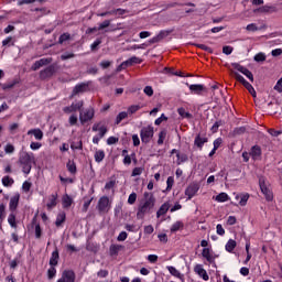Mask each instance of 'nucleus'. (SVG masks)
<instances>
[{"label": "nucleus", "mask_w": 282, "mask_h": 282, "mask_svg": "<svg viewBox=\"0 0 282 282\" xmlns=\"http://www.w3.org/2000/svg\"><path fill=\"white\" fill-rule=\"evenodd\" d=\"M56 74V65L52 64L48 67L44 68L40 72V78L41 80H45L47 78H52Z\"/></svg>", "instance_id": "9"}, {"label": "nucleus", "mask_w": 282, "mask_h": 282, "mask_svg": "<svg viewBox=\"0 0 282 282\" xmlns=\"http://www.w3.org/2000/svg\"><path fill=\"white\" fill-rule=\"evenodd\" d=\"M126 118H129V112H127V111L119 112L116 118V124H120V122L122 120H126Z\"/></svg>", "instance_id": "39"}, {"label": "nucleus", "mask_w": 282, "mask_h": 282, "mask_svg": "<svg viewBox=\"0 0 282 282\" xmlns=\"http://www.w3.org/2000/svg\"><path fill=\"white\" fill-rule=\"evenodd\" d=\"M171 232H177L178 230H184V223L182 220H177L171 226Z\"/></svg>", "instance_id": "31"}, {"label": "nucleus", "mask_w": 282, "mask_h": 282, "mask_svg": "<svg viewBox=\"0 0 282 282\" xmlns=\"http://www.w3.org/2000/svg\"><path fill=\"white\" fill-rule=\"evenodd\" d=\"M93 131H99V138H105V134L107 133V127L105 126H100V122L99 123H94L93 126Z\"/></svg>", "instance_id": "21"}, {"label": "nucleus", "mask_w": 282, "mask_h": 282, "mask_svg": "<svg viewBox=\"0 0 282 282\" xmlns=\"http://www.w3.org/2000/svg\"><path fill=\"white\" fill-rule=\"evenodd\" d=\"M169 134V131L166 129H162L160 132H159V139L156 141V144L159 147H162V144H164V141L166 140V135Z\"/></svg>", "instance_id": "29"}, {"label": "nucleus", "mask_w": 282, "mask_h": 282, "mask_svg": "<svg viewBox=\"0 0 282 282\" xmlns=\"http://www.w3.org/2000/svg\"><path fill=\"white\" fill-rule=\"evenodd\" d=\"M116 187V180L109 181L105 185V191H111V188Z\"/></svg>", "instance_id": "54"}, {"label": "nucleus", "mask_w": 282, "mask_h": 282, "mask_svg": "<svg viewBox=\"0 0 282 282\" xmlns=\"http://www.w3.org/2000/svg\"><path fill=\"white\" fill-rule=\"evenodd\" d=\"M41 147H43V144H41V142H31V144H30V149H32V151H39V149H41Z\"/></svg>", "instance_id": "61"}, {"label": "nucleus", "mask_w": 282, "mask_h": 282, "mask_svg": "<svg viewBox=\"0 0 282 282\" xmlns=\"http://www.w3.org/2000/svg\"><path fill=\"white\" fill-rule=\"evenodd\" d=\"M73 202L72 196L66 194L62 199L63 208H69Z\"/></svg>", "instance_id": "36"}, {"label": "nucleus", "mask_w": 282, "mask_h": 282, "mask_svg": "<svg viewBox=\"0 0 282 282\" xmlns=\"http://www.w3.org/2000/svg\"><path fill=\"white\" fill-rule=\"evenodd\" d=\"M52 63V57H44L39 61H36L32 66V72H37V69H41V67H45V65H50Z\"/></svg>", "instance_id": "12"}, {"label": "nucleus", "mask_w": 282, "mask_h": 282, "mask_svg": "<svg viewBox=\"0 0 282 282\" xmlns=\"http://www.w3.org/2000/svg\"><path fill=\"white\" fill-rule=\"evenodd\" d=\"M56 278V267L51 265L47 270V280L52 281V279Z\"/></svg>", "instance_id": "38"}, {"label": "nucleus", "mask_w": 282, "mask_h": 282, "mask_svg": "<svg viewBox=\"0 0 282 282\" xmlns=\"http://www.w3.org/2000/svg\"><path fill=\"white\" fill-rule=\"evenodd\" d=\"M173 184H175V178L173 176H169L166 180V191H171L173 188Z\"/></svg>", "instance_id": "49"}, {"label": "nucleus", "mask_w": 282, "mask_h": 282, "mask_svg": "<svg viewBox=\"0 0 282 282\" xmlns=\"http://www.w3.org/2000/svg\"><path fill=\"white\" fill-rule=\"evenodd\" d=\"M58 259H61V254L58 253V248H55L50 258V265H58Z\"/></svg>", "instance_id": "20"}, {"label": "nucleus", "mask_w": 282, "mask_h": 282, "mask_svg": "<svg viewBox=\"0 0 282 282\" xmlns=\"http://www.w3.org/2000/svg\"><path fill=\"white\" fill-rule=\"evenodd\" d=\"M236 199H240L239 200L240 206H246L248 204V200L250 199V194H248V193L240 194V195L237 194Z\"/></svg>", "instance_id": "24"}, {"label": "nucleus", "mask_w": 282, "mask_h": 282, "mask_svg": "<svg viewBox=\"0 0 282 282\" xmlns=\"http://www.w3.org/2000/svg\"><path fill=\"white\" fill-rule=\"evenodd\" d=\"M143 91L145 96H153V87L151 86H145Z\"/></svg>", "instance_id": "64"}, {"label": "nucleus", "mask_w": 282, "mask_h": 282, "mask_svg": "<svg viewBox=\"0 0 282 282\" xmlns=\"http://www.w3.org/2000/svg\"><path fill=\"white\" fill-rule=\"evenodd\" d=\"M199 192V184L192 183L189 184L185 189V195L187 196V199L191 200L197 193Z\"/></svg>", "instance_id": "10"}, {"label": "nucleus", "mask_w": 282, "mask_h": 282, "mask_svg": "<svg viewBox=\"0 0 282 282\" xmlns=\"http://www.w3.org/2000/svg\"><path fill=\"white\" fill-rule=\"evenodd\" d=\"M72 151H83V139L80 137H74L70 142Z\"/></svg>", "instance_id": "17"}, {"label": "nucleus", "mask_w": 282, "mask_h": 282, "mask_svg": "<svg viewBox=\"0 0 282 282\" xmlns=\"http://www.w3.org/2000/svg\"><path fill=\"white\" fill-rule=\"evenodd\" d=\"M195 47H198L199 50H203L204 52H208V54H213V48L209 46H206L205 44H194Z\"/></svg>", "instance_id": "50"}, {"label": "nucleus", "mask_w": 282, "mask_h": 282, "mask_svg": "<svg viewBox=\"0 0 282 282\" xmlns=\"http://www.w3.org/2000/svg\"><path fill=\"white\" fill-rule=\"evenodd\" d=\"M12 184H14V178L10 177V176H4L2 178V186H12Z\"/></svg>", "instance_id": "42"}, {"label": "nucleus", "mask_w": 282, "mask_h": 282, "mask_svg": "<svg viewBox=\"0 0 282 282\" xmlns=\"http://www.w3.org/2000/svg\"><path fill=\"white\" fill-rule=\"evenodd\" d=\"M6 221V204H0V226Z\"/></svg>", "instance_id": "41"}, {"label": "nucleus", "mask_w": 282, "mask_h": 282, "mask_svg": "<svg viewBox=\"0 0 282 282\" xmlns=\"http://www.w3.org/2000/svg\"><path fill=\"white\" fill-rule=\"evenodd\" d=\"M18 162H19L24 175H30V173L32 171V164H34L36 162V159L34 158V153L28 152V151H22L19 154Z\"/></svg>", "instance_id": "2"}, {"label": "nucleus", "mask_w": 282, "mask_h": 282, "mask_svg": "<svg viewBox=\"0 0 282 282\" xmlns=\"http://www.w3.org/2000/svg\"><path fill=\"white\" fill-rule=\"evenodd\" d=\"M246 252H247V258L243 261L245 265L252 259V254L250 253V241L246 243Z\"/></svg>", "instance_id": "46"}, {"label": "nucleus", "mask_w": 282, "mask_h": 282, "mask_svg": "<svg viewBox=\"0 0 282 282\" xmlns=\"http://www.w3.org/2000/svg\"><path fill=\"white\" fill-rule=\"evenodd\" d=\"M154 133L153 126L143 127L140 131L141 142L143 144H149V142L153 140Z\"/></svg>", "instance_id": "4"}, {"label": "nucleus", "mask_w": 282, "mask_h": 282, "mask_svg": "<svg viewBox=\"0 0 282 282\" xmlns=\"http://www.w3.org/2000/svg\"><path fill=\"white\" fill-rule=\"evenodd\" d=\"M203 259H206L207 262H209L210 265H215V259H217V256L210 254V248H204L202 251Z\"/></svg>", "instance_id": "16"}, {"label": "nucleus", "mask_w": 282, "mask_h": 282, "mask_svg": "<svg viewBox=\"0 0 282 282\" xmlns=\"http://www.w3.org/2000/svg\"><path fill=\"white\" fill-rule=\"evenodd\" d=\"M247 32H259V30H265V25L257 26L256 23L248 24L246 26Z\"/></svg>", "instance_id": "34"}, {"label": "nucleus", "mask_w": 282, "mask_h": 282, "mask_svg": "<svg viewBox=\"0 0 282 282\" xmlns=\"http://www.w3.org/2000/svg\"><path fill=\"white\" fill-rule=\"evenodd\" d=\"M177 113L178 116H181V118H185L186 120H193V115L186 111V108L184 107L178 108Z\"/></svg>", "instance_id": "28"}, {"label": "nucleus", "mask_w": 282, "mask_h": 282, "mask_svg": "<svg viewBox=\"0 0 282 282\" xmlns=\"http://www.w3.org/2000/svg\"><path fill=\"white\" fill-rule=\"evenodd\" d=\"M118 142H119V139L116 138V137H109V138L107 139V144H108L109 147H111L112 144H118Z\"/></svg>", "instance_id": "58"}, {"label": "nucleus", "mask_w": 282, "mask_h": 282, "mask_svg": "<svg viewBox=\"0 0 282 282\" xmlns=\"http://www.w3.org/2000/svg\"><path fill=\"white\" fill-rule=\"evenodd\" d=\"M164 120H169V118H166V116L164 113H162L161 117H159L158 119L154 120V124L156 127H160V124H162V122H164Z\"/></svg>", "instance_id": "53"}, {"label": "nucleus", "mask_w": 282, "mask_h": 282, "mask_svg": "<svg viewBox=\"0 0 282 282\" xmlns=\"http://www.w3.org/2000/svg\"><path fill=\"white\" fill-rule=\"evenodd\" d=\"M206 142H208V138L202 137L199 134L195 137L194 144L197 147V149H199V151L204 149V144H206Z\"/></svg>", "instance_id": "19"}, {"label": "nucleus", "mask_w": 282, "mask_h": 282, "mask_svg": "<svg viewBox=\"0 0 282 282\" xmlns=\"http://www.w3.org/2000/svg\"><path fill=\"white\" fill-rule=\"evenodd\" d=\"M228 199H229V196L224 192L216 196V202H219V203L228 202Z\"/></svg>", "instance_id": "44"}, {"label": "nucleus", "mask_w": 282, "mask_h": 282, "mask_svg": "<svg viewBox=\"0 0 282 282\" xmlns=\"http://www.w3.org/2000/svg\"><path fill=\"white\" fill-rule=\"evenodd\" d=\"M166 269L169 270L170 274H172V276H175L176 279H182V273L176 270L175 267H166Z\"/></svg>", "instance_id": "37"}, {"label": "nucleus", "mask_w": 282, "mask_h": 282, "mask_svg": "<svg viewBox=\"0 0 282 282\" xmlns=\"http://www.w3.org/2000/svg\"><path fill=\"white\" fill-rule=\"evenodd\" d=\"M250 155L253 160H259V158H261V147L259 145H253L251 148V152Z\"/></svg>", "instance_id": "27"}, {"label": "nucleus", "mask_w": 282, "mask_h": 282, "mask_svg": "<svg viewBox=\"0 0 282 282\" xmlns=\"http://www.w3.org/2000/svg\"><path fill=\"white\" fill-rule=\"evenodd\" d=\"M58 199V194H52L50 202L46 204V208L48 210H52V208H56V204H58L56 200Z\"/></svg>", "instance_id": "25"}, {"label": "nucleus", "mask_w": 282, "mask_h": 282, "mask_svg": "<svg viewBox=\"0 0 282 282\" xmlns=\"http://www.w3.org/2000/svg\"><path fill=\"white\" fill-rule=\"evenodd\" d=\"M253 61H256V63H263L265 62V54L264 53H258L254 55Z\"/></svg>", "instance_id": "48"}, {"label": "nucleus", "mask_w": 282, "mask_h": 282, "mask_svg": "<svg viewBox=\"0 0 282 282\" xmlns=\"http://www.w3.org/2000/svg\"><path fill=\"white\" fill-rule=\"evenodd\" d=\"M142 171H144V169H142V167H134V169L132 170L131 176H132V177H138V175H140V174L142 173Z\"/></svg>", "instance_id": "62"}, {"label": "nucleus", "mask_w": 282, "mask_h": 282, "mask_svg": "<svg viewBox=\"0 0 282 282\" xmlns=\"http://www.w3.org/2000/svg\"><path fill=\"white\" fill-rule=\"evenodd\" d=\"M259 186L262 195H264L267 202H272L274 199V194L272 193V189L268 187V184L265 183L264 177L259 178Z\"/></svg>", "instance_id": "5"}, {"label": "nucleus", "mask_w": 282, "mask_h": 282, "mask_svg": "<svg viewBox=\"0 0 282 282\" xmlns=\"http://www.w3.org/2000/svg\"><path fill=\"white\" fill-rule=\"evenodd\" d=\"M28 135H34L35 140H43V130L42 129H31L28 131Z\"/></svg>", "instance_id": "22"}, {"label": "nucleus", "mask_w": 282, "mask_h": 282, "mask_svg": "<svg viewBox=\"0 0 282 282\" xmlns=\"http://www.w3.org/2000/svg\"><path fill=\"white\" fill-rule=\"evenodd\" d=\"M65 219H67V215L65 214V212L59 213L56 217L55 226L57 228H61V226H63V224H65Z\"/></svg>", "instance_id": "26"}, {"label": "nucleus", "mask_w": 282, "mask_h": 282, "mask_svg": "<svg viewBox=\"0 0 282 282\" xmlns=\"http://www.w3.org/2000/svg\"><path fill=\"white\" fill-rule=\"evenodd\" d=\"M123 249H124V246L111 245L109 248L110 257H118V252H120V250H123Z\"/></svg>", "instance_id": "23"}, {"label": "nucleus", "mask_w": 282, "mask_h": 282, "mask_svg": "<svg viewBox=\"0 0 282 282\" xmlns=\"http://www.w3.org/2000/svg\"><path fill=\"white\" fill-rule=\"evenodd\" d=\"M20 199H21V195H19V194H15L14 196H12L10 198V202H9L10 213H15L17 212V208H19V200Z\"/></svg>", "instance_id": "15"}, {"label": "nucleus", "mask_w": 282, "mask_h": 282, "mask_svg": "<svg viewBox=\"0 0 282 282\" xmlns=\"http://www.w3.org/2000/svg\"><path fill=\"white\" fill-rule=\"evenodd\" d=\"M68 122H69L70 127H76V124H78V116L70 115Z\"/></svg>", "instance_id": "51"}, {"label": "nucleus", "mask_w": 282, "mask_h": 282, "mask_svg": "<svg viewBox=\"0 0 282 282\" xmlns=\"http://www.w3.org/2000/svg\"><path fill=\"white\" fill-rule=\"evenodd\" d=\"M43 236V229H41V225H35V239H41Z\"/></svg>", "instance_id": "52"}, {"label": "nucleus", "mask_w": 282, "mask_h": 282, "mask_svg": "<svg viewBox=\"0 0 282 282\" xmlns=\"http://www.w3.org/2000/svg\"><path fill=\"white\" fill-rule=\"evenodd\" d=\"M128 66L131 67V65H140L142 63V59H140L137 56L131 57L130 59H127Z\"/></svg>", "instance_id": "43"}, {"label": "nucleus", "mask_w": 282, "mask_h": 282, "mask_svg": "<svg viewBox=\"0 0 282 282\" xmlns=\"http://www.w3.org/2000/svg\"><path fill=\"white\" fill-rule=\"evenodd\" d=\"M171 208V203L165 202L164 204L161 205L159 210L156 212V217L160 219L162 216L166 215Z\"/></svg>", "instance_id": "18"}, {"label": "nucleus", "mask_w": 282, "mask_h": 282, "mask_svg": "<svg viewBox=\"0 0 282 282\" xmlns=\"http://www.w3.org/2000/svg\"><path fill=\"white\" fill-rule=\"evenodd\" d=\"M231 66L234 67V69H237V72H240L241 74H243V76H247V78L251 83H254V75H252V72H250V69L241 66L239 63H232Z\"/></svg>", "instance_id": "7"}, {"label": "nucleus", "mask_w": 282, "mask_h": 282, "mask_svg": "<svg viewBox=\"0 0 282 282\" xmlns=\"http://www.w3.org/2000/svg\"><path fill=\"white\" fill-rule=\"evenodd\" d=\"M89 85H91V82L80 83L76 85L73 89V96L89 91Z\"/></svg>", "instance_id": "11"}, {"label": "nucleus", "mask_w": 282, "mask_h": 282, "mask_svg": "<svg viewBox=\"0 0 282 282\" xmlns=\"http://www.w3.org/2000/svg\"><path fill=\"white\" fill-rule=\"evenodd\" d=\"M57 282H76V273L74 270H64Z\"/></svg>", "instance_id": "8"}, {"label": "nucleus", "mask_w": 282, "mask_h": 282, "mask_svg": "<svg viewBox=\"0 0 282 282\" xmlns=\"http://www.w3.org/2000/svg\"><path fill=\"white\" fill-rule=\"evenodd\" d=\"M66 169L67 171L72 174V175H76V173L78 172L77 167H76V162L69 160L66 164Z\"/></svg>", "instance_id": "30"}, {"label": "nucleus", "mask_w": 282, "mask_h": 282, "mask_svg": "<svg viewBox=\"0 0 282 282\" xmlns=\"http://www.w3.org/2000/svg\"><path fill=\"white\" fill-rule=\"evenodd\" d=\"M110 208L111 204L109 203V198L107 196L100 197L97 204V209L99 213H109Z\"/></svg>", "instance_id": "6"}, {"label": "nucleus", "mask_w": 282, "mask_h": 282, "mask_svg": "<svg viewBox=\"0 0 282 282\" xmlns=\"http://www.w3.org/2000/svg\"><path fill=\"white\" fill-rule=\"evenodd\" d=\"M176 158H177V162H176L177 165L184 164V162H188V155L186 154H181L180 152H177Z\"/></svg>", "instance_id": "40"}, {"label": "nucleus", "mask_w": 282, "mask_h": 282, "mask_svg": "<svg viewBox=\"0 0 282 282\" xmlns=\"http://www.w3.org/2000/svg\"><path fill=\"white\" fill-rule=\"evenodd\" d=\"M195 274H198L203 281H208L210 276L208 275V272H206V269H204L203 264H196L194 267Z\"/></svg>", "instance_id": "13"}, {"label": "nucleus", "mask_w": 282, "mask_h": 282, "mask_svg": "<svg viewBox=\"0 0 282 282\" xmlns=\"http://www.w3.org/2000/svg\"><path fill=\"white\" fill-rule=\"evenodd\" d=\"M70 39H72V35L69 33H63L58 39V43L59 45H63L65 41H69Z\"/></svg>", "instance_id": "45"}, {"label": "nucleus", "mask_w": 282, "mask_h": 282, "mask_svg": "<svg viewBox=\"0 0 282 282\" xmlns=\"http://www.w3.org/2000/svg\"><path fill=\"white\" fill-rule=\"evenodd\" d=\"M79 120L82 124H87L90 120H94L95 111L94 108H78Z\"/></svg>", "instance_id": "3"}, {"label": "nucleus", "mask_w": 282, "mask_h": 282, "mask_svg": "<svg viewBox=\"0 0 282 282\" xmlns=\"http://www.w3.org/2000/svg\"><path fill=\"white\" fill-rule=\"evenodd\" d=\"M76 55L74 53H64L61 55L62 61H69V58H74Z\"/></svg>", "instance_id": "59"}, {"label": "nucleus", "mask_w": 282, "mask_h": 282, "mask_svg": "<svg viewBox=\"0 0 282 282\" xmlns=\"http://www.w3.org/2000/svg\"><path fill=\"white\" fill-rule=\"evenodd\" d=\"M189 90L193 94H196L197 96H202V94H206V87L202 84H194V85H188L186 84Z\"/></svg>", "instance_id": "14"}, {"label": "nucleus", "mask_w": 282, "mask_h": 282, "mask_svg": "<svg viewBox=\"0 0 282 282\" xmlns=\"http://www.w3.org/2000/svg\"><path fill=\"white\" fill-rule=\"evenodd\" d=\"M235 135H243L246 133V127H238L234 130Z\"/></svg>", "instance_id": "55"}, {"label": "nucleus", "mask_w": 282, "mask_h": 282, "mask_svg": "<svg viewBox=\"0 0 282 282\" xmlns=\"http://www.w3.org/2000/svg\"><path fill=\"white\" fill-rule=\"evenodd\" d=\"M137 199H138V194L135 192H132L128 197V204H130V206H133Z\"/></svg>", "instance_id": "47"}, {"label": "nucleus", "mask_w": 282, "mask_h": 282, "mask_svg": "<svg viewBox=\"0 0 282 282\" xmlns=\"http://www.w3.org/2000/svg\"><path fill=\"white\" fill-rule=\"evenodd\" d=\"M111 25V20H105L102 23L99 24L98 30H105Z\"/></svg>", "instance_id": "57"}, {"label": "nucleus", "mask_w": 282, "mask_h": 282, "mask_svg": "<svg viewBox=\"0 0 282 282\" xmlns=\"http://www.w3.org/2000/svg\"><path fill=\"white\" fill-rule=\"evenodd\" d=\"M112 12H113V15L122 17V14H127L129 11L124 9H115L112 10Z\"/></svg>", "instance_id": "60"}, {"label": "nucleus", "mask_w": 282, "mask_h": 282, "mask_svg": "<svg viewBox=\"0 0 282 282\" xmlns=\"http://www.w3.org/2000/svg\"><path fill=\"white\" fill-rule=\"evenodd\" d=\"M94 158H95V162L100 164V162H102V160H105V150H97L95 152Z\"/></svg>", "instance_id": "35"}, {"label": "nucleus", "mask_w": 282, "mask_h": 282, "mask_svg": "<svg viewBox=\"0 0 282 282\" xmlns=\"http://www.w3.org/2000/svg\"><path fill=\"white\" fill-rule=\"evenodd\" d=\"M237 248V241L229 239L225 246V250L227 252H235V249Z\"/></svg>", "instance_id": "32"}, {"label": "nucleus", "mask_w": 282, "mask_h": 282, "mask_svg": "<svg viewBox=\"0 0 282 282\" xmlns=\"http://www.w3.org/2000/svg\"><path fill=\"white\" fill-rule=\"evenodd\" d=\"M2 45H3V47L14 45V42H12V36H9L6 40H3Z\"/></svg>", "instance_id": "63"}, {"label": "nucleus", "mask_w": 282, "mask_h": 282, "mask_svg": "<svg viewBox=\"0 0 282 282\" xmlns=\"http://www.w3.org/2000/svg\"><path fill=\"white\" fill-rule=\"evenodd\" d=\"M155 195L151 192H144L143 199L138 206L137 219H144L147 215H151L153 208H155Z\"/></svg>", "instance_id": "1"}, {"label": "nucleus", "mask_w": 282, "mask_h": 282, "mask_svg": "<svg viewBox=\"0 0 282 282\" xmlns=\"http://www.w3.org/2000/svg\"><path fill=\"white\" fill-rule=\"evenodd\" d=\"M129 237V235L127 234V231H121L119 234V236L117 237L118 241H127V238Z\"/></svg>", "instance_id": "56"}, {"label": "nucleus", "mask_w": 282, "mask_h": 282, "mask_svg": "<svg viewBox=\"0 0 282 282\" xmlns=\"http://www.w3.org/2000/svg\"><path fill=\"white\" fill-rule=\"evenodd\" d=\"M8 224L11 228H17V214L14 212H11L8 216Z\"/></svg>", "instance_id": "33"}]
</instances>
